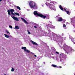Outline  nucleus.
I'll return each mask as SVG.
<instances>
[{"label":"nucleus","mask_w":75,"mask_h":75,"mask_svg":"<svg viewBox=\"0 0 75 75\" xmlns=\"http://www.w3.org/2000/svg\"><path fill=\"white\" fill-rule=\"evenodd\" d=\"M9 34H10V33H9Z\"/></svg>","instance_id":"e433bc0d"},{"label":"nucleus","mask_w":75,"mask_h":75,"mask_svg":"<svg viewBox=\"0 0 75 75\" xmlns=\"http://www.w3.org/2000/svg\"><path fill=\"white\" fill-rule=\"evenodd\" d=\"M66 27V25H65V24H64L63 25V27Z\"/></svg>","instance_id":"412c9836"},{"label":"nucleus","mask_w":75,"mask_h":75,"mask_svg":"<svg viewBox=\"0 0 75 75\" xmlns=\"http://www.w3.org/2000/svg\"><path fill=\"white\" fill-rule=\"evenodd\" d=\"M62 21H63V22H64V21H65V20L62 18Z\"/></svg>","instance_id":"a878e982"},{"label":"nucleus","mask_w":75,"mask_h":75,"mask_svg":"<svg viewBox=\"0 0 75 75\" xmlns=\"http://www.w3.org/2000/svg\"><path fill=\"white\" fill-rule=\"evenodd\" d=\"M31 54H33V52H31Z\"/></svg>","instance_id":"c9c22d12"},{"label":"nucleus","mask_w":75,"mask_h":75,"mask_svg":"<svg viewBox=\"0 0 75 75\" xmlns=\"http://www.w3.org/2000/svg\"><path fill=\"white\" fill-rule=\"evenodd\" d=\"M14 71V68H12L11 69V71L12 72H13Z\"/></svg>","instance_id":"6ab92c4d"},{"label":"nucleus","mask_w":75,"mask_h":75,"mask_svg":"<svg viewBox=\"0 0 75 75\" xmlns=\"http://www.w3.org/2000/svg\"><path fill=\"white\" fill-rule=\"evenodd\" d=\"M59 8L61 10H62V11H64V9H63V8L61 5L59 6Z\"/></svg>","instance_id":"9d476101"},{"label":"nucleus","mask_w":75,"mask_h":75,"mask_svg":"<svg viewBox=\"0 0 75 75\" xmlns=\"http://www.w3.org/2000/svg\"><path fill=\"white\" fill-rule=\"evenodd\" d=\"M6 32L8 34H9V32H8V31L6 30Z\"/></svg>","instance_id":"b1692460"},{"label":"nucleus","mask_w":75,"mask_h":75,"mask_svg":"<svg viewBox=\"0 0 75 75\" xmlns=\"http://www.w3.org/2000/svg\"><path fill=\"white\" fill-rule=\"evenodd\" d=\"M33 13L35 16H37L40 17L44 18V19H45V18H46V16L42 15V14L40 13H37V11H34Z\"/></svg>","instance_id":"f03ea898"},{"label":"nucleus","mask_w":75,"mask_h":75,"mask_svg":"<svg viewBox=\"0 0 75 75\" xmlns=\"http://www.w3.org/2000/svg\"><path fill=\"white\" fill-rule=\"evenodd\" d=\"M58 19L57 21L59 22H61L62 21V18L61 17H59L58 18Z\"/></svg>","instance_id":"0eeeda50"},{"label":"nucleus","mask_w":75,"mask_h":75,"mask_svg":"<svg viewBox=\"0 0 75 75\" xmlns=\"http://www.w3.org/2000/svg\"><path fill=\"white\" fill-rule=\"evenodd\" d=\"M73 42L74 44H75V42Z\"/></svg>","instance_id":"2f4dec72"},{"label":"nucleus","mask_w":75,"mask_h":75,"mask_svg":"<svg viewBox=\"0 0 75 75\" xmlns=\"http://www.w3.org/2000/svg\"><path fill=\"white\" fill-rule=\"evenodd\" d=\"M25 51L27 52L28 53H30V51L28 50L27 49L25 50Z\"/></svg>","instance_id":"ddd939ff"},{"label":"nucleus","mask_w":75,"mask_h":75,"mask_svg":"<svg viewBox=\"0 0 75 75\" xmlns=\"http://www.w3.org/2000/svg\"><path fill=\"white\" fill-rule=\"evenodd\" d=\"M28 34H31V33L30 32V31H29L28 30Z\"/></svg>","instance_id":"aec40b11"},{"label":"nucleus","mask_w":75,"mask_h":75,"mask_svg":"<svg viewBox=\"0 0 75 75\" xmlns=\"http://www.w3.org/2000/svg\"><path fill=\"white\" fill-rule=\"evenodd\" d=\"M71 40L72 42H74L75 41L74 38H71Z\"/></svg>","instance_id":"f8f14e48"},{"label":"nucleus","mask_w":75,"mask_h":75,"mask_svg":"<svg viewBox=\"0 0 75 75\" xmlns=\"http://www.w3.org/2000/svg\"><path fill=\"white\" fill-rule=\"evenodd\" d=\"M70 52H71L72 50H73L72 49V48H70Z\"/></svg>","instance_id":"f3484780"},{"label":"nucleus","mask_w":75,"mask_h":75,"mask_svg":"<svg viewBox=\"0 0 75 75\" xmlns=\"http://www.w3.org/2000/svg\"><path fill=\"white\" fill-rule=\"evenodd\" d=\"M66 53H67V54H68L69 53L68 52L66 51Z\"/></svg>","instance_id":"7c9ffc66"},{"label":"nucleus","mask_w":75,"mask_h":75,"mask_svg":"<svg viewBox=\"0 0 75 75\" xmlns=\"http://www.w3.org/2000/svg\"><path fill=\"white\" fill-rule=\"evenodd\" d=\"M16 15H17V16H20V15L19 14V13H17V14Z\"/></svg>","instance_id":"5701e85b"},{"label":"nucleus","mask_w":75,"mask_h":75,"mask_svg":"<svg viewBox=\"0 0 75 75\" xmlns=\"http://www.w3.org/2000/svg\"><path fill=\"white\" fill-rule=\"evenodd\" d=\"M7 11H8V14L9 16H10L11 15V14L10 13V12H11V14H12V15H13V16H15V14L16 15L17 14V13L15 12L14 13L13 12L14 11V10L13 9H11L10 10H8Z\"/></svg>","instance_id":"7ed1b4c3"},{"label":"nucleus","mask_w":75,"mask_h":75,"mask_svg":"<svg viewBox=\"0 0 75 75\" xmlns=\"http://www.w3.org/2000/svg\"><path fill=\"white\" fill-rule=\"evenodd\" d=\"M15 28L16 29H19V27L18 25H17L15 27Z\"/></svg>","instance_id":"2eb2a0df"},{"label":"nucleus","mask_w":75,"mask_h":75,"mask_svg":"<svg viewBox=\"0 0 75 75\" xmlns=\"http://www.w3.org/2000/svg\"><path fill=\"white\" fill-rule=\"evenodd\" d=\"M29 4L30 7L31 8H32L33 9H37V6L35 2H34L33 1H30L29 2Z\"/></svg>","instance_id":"f257e3e1"},{"label":"nucleus","mask_w":75,"mask_h":75,"mask_svg":"<svg viewBox=\"0 0 75 75\" xmlns=\"http://www.w3.org/2000/svg\"><path fill=\"white\" fill-rule=\"evenodd\" d=\"M0 4H1V3H0Z\"/></svg>","instance_id":"4c0bfd02"},{"label":"nucleus","mask_w":75,"mask_h":75,"mask_svg":"<svg viewBox=\"0 0 75 75\" xmlns=\"http://www.w3.org/2000/svg\"><path fill=\"white\" fill-rule=\"evenodd\" d=\"M32 44H33V45H38V44H37V43H36L34 41H32Z\"/></svg>","instance_id":"6e6552de"},{"label":"nucleus","mask_w":75,"mask_h":75,"mask_svg":"<svg viewBox=\"0 0 75 75\" xmlns=\"http://www.w3.org/2000/svg\"><path fill=\"white\" fill-rule=\"evenodd\" d=\"M26 48V47H22V50H24V51H25Z\"/></svg>","instance_id":"9b49d317"},{"label":"nucleus","mask_w":75,"mask_h":75,"mask_svg":"<svg viewBox=\"0 0 75 75\" xmlns=\"http://www.w3.org/2000/svg\"><path fill=\"white\" fill-rule=\"evenodd\" d=\"M66 12L67 14H69V11H67Z\"/></svg>","instance_id":"a211bd4d"},{"label":"nucleus","mask_w":75,"mask_h":75,"mask_svg":"<svg viewBox=\"0 0 75 75\" xmlns=\"http://www.w3.org/2000/svg\"><path fill=\"white\" fill-rule=\"evenodd\" d=\"M21 19L22 20V21H23L26 24L28 23L27 22V21L25 19H24V18H21Z\"/></svg>","instance_id":"423d86ee"},{"label":"nucleus","mask_w":75,"mask_h":75,"mask_svg":"<svg viewBox=\"0 0 75 75\" xmlns=\"http://www.w3.org/2000/svg\"><path fill=\"white\" fill-rule=\"evenodd\" d=\"M34 28H37V26H35Z\"/></svg>","instance_id":"cd10ccee"},{"label":"nucleus","mask_w":75,"mask_h":75,"mask_svg":"<svg viewBox=\"0 0 75 75\" xmlns=\"http://www.w3.org/2000/svg\"><path fill=\"white\" fill-rule=\"evenodd\" d=\"M4 75H6V74H4Z\"/></svg>","instance_id":"f704fd0d"},{"label":"nucleus","mask_w":75,"mask_h":75,"mask_svg":"<svg viewBox=\"0 0 75 75\" xmlns=\"http://www.w3.org/2000/svg\"><path fill=\"white\" fill-rule=\"evenodd\" d=\"M16 7L17 8V9H18V10H21V8L19 6H16Z\"/></svg>","instance_id":"dca6fc26"},{"label":"nucleus","mask_w":75,"mask_h":75,"mask_svg":"<svg viewBox=\"0 0 75 75\" xmlns=\"http://www.w3.org/2000/svg\"><path fill=\"white\" fill-rule=\"evenodd\" d=\"M59 68H62V67H61V66H60V67H59Z\"/></svg>","instance_id":"c756f323"},{"label":"nucleus","mask_w":75,"mask_h":75,"mask_svg":"<svg viewBox=\"0 0 75 75\" xmlns=\"http://www.w3.org/2000/svg\"><path fill=\"white\" fill-rule=\"evenodd\" d=\"M34 56H35V57H37V55H35V54L34 55Z\"/></svg>","instance_id":"c85d7f7f"},{"label":"nucleus","mask_w":75,"mask_h":75,"mask_svg":"<svg viewBox=\"0 0 75 75\" xmlns=\"http://www.w3.org/2000/svg\"><path fill=\"white\" fill-rule=\"evenodd\" d=\"M52 66L53 67H54V68H55V67H57V65L55 64H52Z\"/></svg>","instance_id":"4468645a"},{"label":"nucleus","mask_w":75,"mask_h":75,"mask_svg":"<svg viewBox=\"0 0 75 75\" xmlns=\"http://www.w3.org/2000/svg\"><path fill=\"white\" fill-rule=\"evenodd\" d=\"M9 28H13V27H12V26L11 25H9Z\"/></svg>","instance_id":"4be33fe9"},{"label":"nucleus","mask_w":75,"mask_h":75,"mask_svg":"<svg viewBox=\"0 0 75 75\" xmlns=\"http://www.w3.org/2000/svg\"><path fill=\"white\" fill-rule=\"evenodd\" d=\"M49 7H50V10H54V11H55L56 9H55V8H53L52 7V6H51V5H50L49 6Z\"/></svg>","instance_id":"39448f33"},{"label":"nucleus","mask_w":75,"mask_h":75,"mask_svg":"<svg viewBox=\"0 0 75 75\" xmlns=\"http://www.w3.org/2000/svg\"><path fill=\"white\" fill-rule=\"evenodd\" d=\"M56 53L57 54H59V53L58 52H56Z\"/></svg>","instance_id":"393cba45"},{"label":"nucleus","mask_w":75,"mask_h":75,"mask_svg":"<svg viewBox=\"0 0 75 75\" xmlns=\"http://www.w3.org/2000/svg\"><path fill=\"white\" fill-rule=\"evenodd\" d=\"M64 11H65L66 12L67 11H66V9L65 8H64Z\"/></svg>","instance_id":"bb28decb"},{"label":"nucleus","mask_w":75,"mask_h":75,"mask_svg":"<svg viewBox=\"0 0 75 75\" xmlns=\"http://www.w3.org/2000/svg\"><path fill=\"white\" fill-rule=\"evenodd\" d=\"M2 1V0H0V2L1 1Z\"/></svg>","instance_id":"72a5a7b5"},{"label":"nucleus","mask_w":75,"mask_h":75,"mask_svg":"<svg viewBox=\"0 0 75 75\" xmlns=\"http://www.w3.org/2000/svg\"><path fill=\"white\" fill-rule=\"evenodd\" d=\"M4 35L6 38H9V37H10V36L8 35H7L6 34H4Z\"/></svg>","instance_id":"1a4fd4ad"},{"label":"nucleus","mask_w":75,"mask_h":75,"mask_svg":"<svg viewBox=\"0 0 75 75\" xmlns=\"http://www.w3.org/2000/svg\"><path fill=\"white\" fill-rule=\"evenodd\" d=\"M57 68H59V67H57Z\"/></svg>","instance_id":"473e14b6"},{"label":"nucleus","mask_w":75,"mask_h":75,"mask_svg":"<svg viewBox=\"0 0 75 75\" xmlns=\"http://www.w3.org/2000/svg\"><path fill=\"white\" fill-rule=\"evenodd\" d=\"M12 18H13V19L14 20H16V21H19L18 18H17V17L13 16Z\"/></svg>","instance_id":"20e7f679"}]
</instances>
